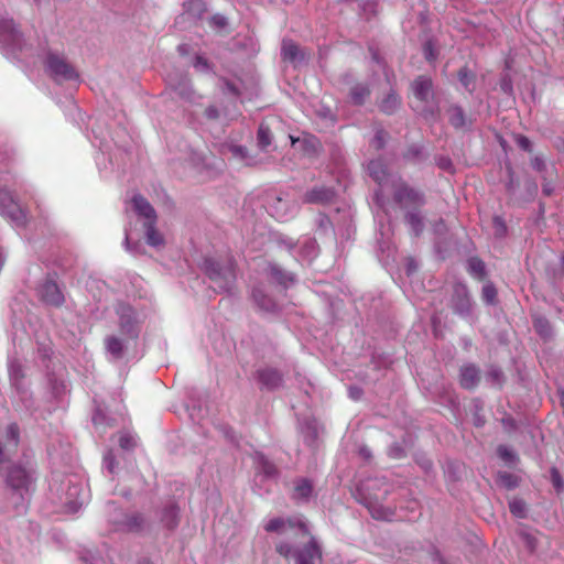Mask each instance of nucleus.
Segmentation results:
<instances>
[{"label":"nucleus","mask_w":564,"mask_h":564,"mask_svg":"<svg viewBox=\"0 0 564 564\" xmlns=\"http://www.w3.org/2000/svg\"><path fill=\"white\" fill-rule=\"evenodd\" d=\"M297 530L302 536L307 538V542L301 549L294 550L288 542H280L275 545V551L285 560L295 558V564H316L322 558V552L314 536H312L306 522L299 517L273 518L269 520L264 530L267 532L283 533L285 529Z\"/></svg>","instance_id":"1"},{"label":"nucleus","mask_w":564,"mask_h":564,"mask_svg":"<svg viewBox=\"0 0 564 564\" xmlns=\"http://www.w3.org/2000/svg\"><path fill=\"white\" fill-rule=\"evenodd\" d=\"M204 269L208 278L216 284L219 291H230L236 280V265L234 260L228 259L219 263L214 259H206Z\"/></svg>","instance_id":"2"},{"label":"nucleus","mask_w":564,"mask_h":564,"mask_svg":"<svg viewBox=\"0 0 564 564\" xmlns=\"http://www.w3.org/2000/svg\"><path fill=\"white\" fill-rule=\"evenodd\" d=\"M45 68L55 82H70L79 78L78 72L68 61L54 52H48L45 58Z\"/></svg>","instance_id":"3"},{"label":"nucleus","mask_w":564,"mask_h":564,"mask_svg":"<svg viewBox=\"0 0 564 564\" xmlns=\"http://www.w3.org/2000/svg\"><path fill=\"white\" fill-rule=\"evenodd\" d=\"M0 45L13 53L22 51L23 34L13 19H0Z\"/></svg>","instance_id":"4"},{"label":"nucleus","mask_w":564,"mask_h":564,"mask_svg":"<svg viewBox=\"0 0 564 564\" xmlns=\"http://www.w3.org/2000/svg\"><path fill=\"white\" fill-rule=\"evenodd\" d=\"M0 213L10 218L18 226L26 224V212L20 206L13 194L7 188H0Z\"/></svg>","instance_id":"5"},{"label":"nucleus","mask_w":564,"mask_h":564,"mask_svg":"<svg viewBox=\"0 0 564 564\" xmlns=\"http://www.w3.org/2000/svg\"><path fill=\"white\" fill-rule=\"evenodd\" d=\"M448 306L454 314L466 318L471 314L473 303L470 300L469 291L463 283H455L452 286Z\"/></svg>","instance_id":"6"},{"label":"nucleus","mask_w":564,"mask_h":564,"mask_svg":"<svg viewBox=\"0 0 564 564\" xmlns=\"http://www.w3.org/2000/svg\"><path fill=\"white\" fill-rule=\"evenodd\" d=\"M447 120L455 130L470 131L474 120L469 118L459 104H451L446 109Z\"/></svg>","instance_id":"7"},{"label":"nucleus","mask_w":564,"mask_h":564,"mask_svg":"<svg viewBox=\"0 0 564 564\" xmlns=\"http://www.w3.org/2000/svg\"><path fill=\"white\" fill-rule=\"evenodd\" d=\"M394 198L401 205V207L408 212L419 210L425 204V199L422 193L405 186L399 188L395 192Z\"/></svg>","instance_id":"8"},{"label":"nucleus","mask_w":564,"mask_h":564,"mask_svg":"<svg viewBox=\"0 0 564 564\" xmlns=\"http://www.w3.org/2000/svg\"><path fill=\"white\" fill-rule=\"evenodd\" d=\"M32 482L30 473L18 465L9 468L7 474V484L17 491H28Z\"/></svg>","instance_id":"9"},{"label":"nucleus","mask_w":564,"mask_h":564,"mask_svg":"<svg viewBox=\"0 0 564 564\" xmlns=\"http://www.w3.org/2000/svg\"><path fill=\"white\" fill-rule=\"evenodd\" d=\"M281 57L294 66L306 62L308 58L305 51L292 39H284L282 41Z\"/></svg>","instance_id":"10"},{"label":"nucleus","mask_w":564,"mask_h":564,"mask_svg":"<svg viewBox=\"0 0 564 564\" xmlns=\"http://www.w3.org/2000/svg\"><path fill=\"white\" fill-rule=\"evenodd\" d=\"M41 300L52 306L59 307L64 304L65 297L57 283L53 280H46L40 286Z\"/></svg>","instance_id":"11"},{"label":"nucleus","mask_w":564,"mask_h":564,"mask_svg":"<svg viewBox=\"0 0 564 564\" xmlns=\"http://www.w3.org/2000/svg\"><path fill=\"white\" fill-rule=\"evenodd\" d=\"M433 80L426 75H419L411 83V90L414 97L424 104H427L431 97H433Z\"/></svg>","instance_id":"12"},{"label":"nucleus","mask_w":564,"mask_h":564,"mask_svg":"<svg viewBox=\"0 0 564 564\" xmlns=\"http://www.w3.org/2000/svg\"><path fill=\"white\" fill-rule=\"evenodd\" d=\"M378 109L386 116H393L402 106V98L394 87L377 101Z\"/></svg>","instance_id":"13"},{"label":"nucleus","mask_w":564,"mask_h":564,"mask_svg":"<svg viewBox=\"0 0 564 564\" xmlns=\"http://www.w3.org/2000/svg\"><path fill=\"white\" fill-rule=\"evenodd\" d=\"M119 315L120 328L124 334H132L138 323L137 312L129 305H120L117 310Z\"/></svg>","instance_id":"14"},{"label":"nucleus","mask_w":564,"mask_h":564,"mask_svg":"<svg viewBox=\"0 0 564 564\" xmlns=\"http://www.w3.org/2000/svg\"><path fill=\"white\" fill-rule=\"evenodd\" d=\"M169 86L172 89V91H174L181 99L185 101H193L195 91L187 76L181 75L180 78L175 82L170 79Z\"/></svg>","instance_id":"15"},{"label":"nucleus","mask_w":564,"mask_h":564,"mask_svg":"<svg viewBox=\"0 0 564 564\" xmlns=\"http://www.w3.org/2000/svg\"><path fill=\"white\" fill-rule=\"evenodd\" d=\"M131 202L135 213L145 219L144 223L156 221L158 216L154 208L143 196L135 194Z\"/></svg>","instance_id":"16"},{"label":"nucleus","mask_w":564,"mask_h":564,"mask_svg":"<svg viewBox=\"0 0 564 564\" xmlns=\"http://www.w3.org/2000/svg\"><path fill=\"white\" fill-rule=\"evenodd\" d=\"M479 381L480 371L475 365H466L460 368L459 383L464 389H474Z\"/></svg>","instance_id":"17"},{"label":"nucleus","mask_w":564,"mask_h":564,"mask_svg":"<svg viewBox=\"0 0 564 564\" xmlns=\"http://www.w3.org/2000/svg\"><path fill=\"white\" fill-rule=\"evenodd\" d=\"M371 95L370 86L366 83H356L349 89V101L357 107H361L366 104L367 99Z\"/></svg>","instance_id":"18"},{"label":"nucleus","mask_w":564,"mask_h":564,"mask_svg":"<svg viewBox=\"0 0 564 564\" xmlns=\"http://www.w3.org/2000/svg\"><path fill=\"white\" fill-rule=\"evenodd\" d=\"M258 380L263 388L274 390L282 383L281 373L272 368H265L258 371Z\"/></svg>","instance_id":"19"},{"label":"nucleus","mask_w":564,"mask_h":564,"mask_svg":"<svg viewBox=\"0 0 564 564\" xmlns=\"http://www.w3.org/2000/svg\"><path fill=\"white\" fill-rule=\"evenodd\" d=\"M335 192L326 187H317L308 191L304 196V202L310 204H327L333 200Z\"/></svg>","instance_id":"20"},{"label":"nucleus","mask_w":564,"mask_h":564,"mask_svg":"<svg viewBox=\"0 0 564 564\" xmlns=\"http://www.w3.org/2000/svg\"><path fill=\"white\" fill-rule=\"evenodd\" d=\"M457 79L468 94H474L477 87V74L468 65L457 70Z\"/></svg>","instance_id":"21"},{"label":"nucleus","mask_w":564,"mask_h":564,"mask_svg":"<svg viewBox=\"0 0 564 564\" xmlns=\"http://www.w3.org/2000/svg\"><path fill=\"white\" fill-rule=\"evenodd\" d=\"M273 133L271 128L264 121L259 123L257 130V145L261 151L267 152L268 149L272 145Z\"/></svg>","instance_id":"22"},{"label":"nucleus","mask_w":564,"mask_h":564,"mask_svg":"<svg viewBox=\"0 0 564 564\" xmlns=\"http://www.w3.org/2000/svg\"><path fill=\"white\" fill-rule=\"evenodd\" d=\"M402 158L409 162L421 163L426 160L427 155L423 145L410 144L403 152Z\"/></svg>","instance_id":"23"},{"label":"nucleus","mask_w":564,"mask_h":564,"mask_svg":"<svg viewBox=\"0 0 564 564\" xmlns=\"http://www.w3.org/2000/svg\"><path fill=\"white\" fill-rule=\"evenodd\" d=\"M156 221L144 223L147 243L152 247H160L164 245L163 236L155 228Z\"/></svg>","instance_id":"24"},{"label":"nucleus","mask_w":564,"mask_h":564,"mask_svg":"<svg viewBox=\"0 0 564 564\" xmlns=\"http://www.w3.org/2000/svg\"><path fill=\"white\" fill-rule=\"evenodd\" d=\"M422 52L425 61L430 64H434L440 56L437 40L433 36L429 37L422 45Z\"/></svg>","instance_id":"25"},{"label":"nucleus","mask_w":564,"mask_h":564,"mask_svg":"<svg viewBox=\"0 0 564 564\" xmlns=\"http://www.w3.org/2000/svg\"><path fill=\"white\" fill-rule=\"evenodd\" d=\"M252 297H253L256 304L258 305V307L263 311L271 312L276 306L275 302L270 296L264 294V292L260 288L253 289Z\"/></svg>","instance_id":"26"},{"label":"nucleus","mask_w":564,"mask_h":564,"mask_svg":"<svg viewBox=\"0 0 564 564\" xmlns=\"http://www.w3.org/2000/svg\"><path fill=\"white\" fill-rule=\"evenodd\" d=\"M6 448L9 452H15L20 442V430L18 424L11 423L6 429Z\"/></svg>","instance_id":"27"},{"label":"nucleus","mask_w":564,"mask_h":564,"mask_svg":"<svg viewBox=\"0 0 564 564\" xmlns=\"http://www.w3.org/2000/svg\"><path fill=\"white\" fill-rule=\"evenodd\" d=\"M405 221L410 226L414 236H420L424 229L423 217L419 210H409L405 215Z\"/></svg>","instance_id":"28"},{"label":"nucleus","mask_w":564,"mask_h":564,"mask_svg":"<svg viewBox=\"0 0 564 564\" xmlns=\"http://www.w3.org/2000/svg\"><path fill=\"white\" fill-rule=\"evenodd\" d=\"M313 491V485L307 479H300L295 487L292 495V499L299 501V500H306L310 498Z\"/></svg>","instance_id":"29"},{"label":"nucleus","mask_w":564,"mask_h":564,"mask_svg":"<svg viewBox=\"0 0 564 564\" xmlns=\"http://www.w3.org/2000/svg\"><path fill=\"white\" fill-rule=\"evenodd\" d=\"M291 140L293 144L295 142H301L302 150L308 154L315 153L319 143L318 139L312 134H307L303 139L291 137Z\"/></svg>","instance_id":"30"},{"label":"nucleus","mask_w":564,"mask_h":564,"mask_svg":"<svg viewBox=\"0 0 564 564\" xmlns=\"http://www.w3.org/2000/svg\"><path fill=\"white\" fill-rule=\"evenodd\" d=\"M219 83H220V88L224 94H230L231 96H234L236 98L241 96V89L232 80H230L226 77H220Z\"/></svg>","instance_id":"31"},{"label":"nucleus","mask_w":564,"mask_h":564,"mask_svg":"<svg viewBox=\"0 0 564 564\" xmlns=\"http://www.w3.org/2000/svg\"><path fill=\"white\" fill-rule=\"evenodd\" d=\"M510 512L517 518H524L527 514V505L520 498H512L509 501Z\"/></svg>","instance_id":"32"},{"label":"nucleus","mask_w":564,"mask_h":564,"mask_svg":"<svg viewBox=\"0 0 564 564\" xmlns=\"http://www.w3.org/2000/svg\"><path fill=\"white\" fill-rule=\"evenodd\" d=\"M369 176H388L386 166L381 159L371 160L368 163Z\"/></svg>","instance_id":"33"},{"label":"nucleus","mask_w":564,"mask_h":564,"mask_svg":"<svg viewBox=\"0 0 564 564\" xmlns=\"http://www.w3.org/2000/svg\"><path fill=\"white\" fill-rule=\"evenodd\" d=\"M107 350L115 357H120L123 350L122 341L115 337L110 336L106 339Z\"/></svg>","instance_id":"34"},{"label":"nucleus","mask_w":564,"mask_h":564,"mask_svg":"<svg viewBox=\"0 0 564 564\" xmlns=\"http://www.w3.org/2000/svg\"><path fill=\"white\" fill-rule=\"evenodd\" d=\"M388 137L389 133L383 128L377 129L371 140V145L377 150L384 149Z\"/></svg>","instance_id":"35"},{"label":"nucleus","mask_w":564,"mask_h":564,"mask_svg":"<svg viewBox=\"0 0 564 564\" xmlns=\"http://www.w3.org/2000/svg\"><path fill=\"white\" fill-rule=\"evenodd\" d=\"M436 165L448 174H455L456 170L449 156L440 155L435 158Z\"/></svg>","instance_id":"36"},{"label":"nucleus","mask_w":564,"mask_h":564,"mask_svg":"<svg viewBox=\"0 0 564 564\" xmlns=\"http://www.w3.org/2000/svg\"><path fill=\"white\" fill-rule=\"evenodd\" d=\"M513 140H514L517 147L519 149H521L522 151L528 152V153L533 152V143L527 135L516 133V134H513Z\"/></svg>","instance_id":"37"},{"label":"nucleus","mask_w":564,"mask_h":564,"mask_svg":"<svg viewBox=\"0 0 564 564\" xmlns=\"http://www.w3.org/2000/svg\"><path fill=\"white\" fill-rule=\"evenodd\" d=\"M469 271L477 278L485 275V263L479 258H470L468 261Z\"/></svg>","instance_id":"38"},{"label":"nucleus","mask_w":564,"mask_h":564,"mask_svg":"<svg viewBox=\"0 0 564 564\" xmlns=\"http://www.w3.org/2000/svg\"><path fill=\"white\" fill-rule=\"evenodd\" d=\"M164 519L166 520V525L170 529H174L178 523V509L175 506H171L164 512Z\"/></svg>","instance_id":"39"},{"label":"nucleus","mask_w":564,"mask_h":564,"mask_svg":"<svg viewBox=\"0 0 564 564\" xmlns=\"http://www.w3.org/2000/svg\"><path fill=\"white\" fill-rule=\"evenodd\" d=\"M499 481L502 486H505L508 489L516 488L519 485V478L510 473H500Z\"/></svg>","instance_id":"40"},{"label":"nucleus","mask_w":564,"mask_h":564,"mask_svg":"<svg viewBox=\"0 0 564 564\" xmlns=\"http://www.w3.org/2000/svg\"><path fill=\"white\" fill-rule=\"evenodd\" d=\"M499 87L508 96L513 95V83L509 74H502L499 80Z\"/></svg>","instance_id":"41"},{"label":"nucleus","mask_w":564,"mask_h":564,"mask_svg":"<svg viewBox=\"0 0 564 564\" xmlns=\"http://www.w3.org/2000/svg\"><path fill=\"white\" fill-rule=\"evenodd\" d=\"M497 297V290L492 284H486L482 288V300L488 304H494Z\"/></svg>","instance_id":"42"},{"label":"nucleus","mask_w":564,"mask_h":564,"mask_svg":"<svg viewBox=\"0 0 564 564\" xmlns=\"http://www.w3.org/2000/svg\"><path fill=\"white\" fill-rule=\"evenodd\" d=\"M118 442L119 446L127 451L133 449L137 445L134 437L128 433L121 434Z\"/></svg>","instance_id":"43"},{"label":"nucleus","mask_w":564,"mask_h":564,"mask_svg":"<svg viewBox=\"0 0 564 564\" xmlns=\"http://www.w3.org/2000/svg\"><path fill=\"white\" fill-rule=\"evenodd\" d=\"M370 513H371L372 518H375L377 520H386V521L391 520V518L393 516V512L391 510H382V509H378V508H371Z\"/></svg>","instance_id":"44"},{"label":"nucleus","mask_w":564,"mask_h":564,"mask_svg":"<svg viewBox=\"0 0 564 564\" xmlns=\"http://www.w3.org/2000/svg\"><path fill=\"white\" fill-rule=\"evenodd\" d=\"M194 67L195 68H199L204 72H209L212 70L213 66L212 64L209 63V61L202 56V55H196L195 58H194Z\"/></svg>","instance_id":"45"},{"label":"nucleus","mask_w":564,"mask_h":564,"mask_svg":"<svg viewBox=\"0 0 564 564\" xmlns=\"http://www.w3.org/2000/svg\"><path fill=\"white\" fill-rule=\"evenodd\" d=\"M210 25L215 29L221 30L228 25V20L223 14L217 13L210 18Z\"/></svg>","instance_id":"46"},{"label":"nucleus","mask_w":564,"mask_h":564,"mask_svg":"<svg viewBox=\"0 0 564 564\" xmlns=\"http://www.w3.org/2000/svg\"><path fill=\"white\" fill-rule=\"evenodd\" d=\"M497 453L499 457L505 462H513L516 459V455L506 445H499Z\"/></svg>","instance_id":"47"},{"label":"nucleus","mask_w":564,"mask_h":564,"mask_svg":"<svg viewBox=\"0 0 564 564\" xmlns=\"http://www.w3.org/2000/svg\"><path fill=\"white\" fill-rule=\"evenodd\" d=\"M551 481L554 486V488L557 490V491H562L563 488H564V481L561 477V474L558 473V470L553 467L551 469Z\"/></svg>","instance_id":"48"},{"label":"nucleus","mask_w":564,"mask_h":564,"mask_svg":"<svg viewBox=\"0 0 564 564\" xmlns=\"http://www.w3.org/2000/svg\"><path fill=\"white\" fill-rule=\"evenodd\" d=\"M531 166L532 169L538 172V173H542L545 171V161L543 160V158L536 155L534 156L532 160H531Z\"/></svg>","instance_id":"49"},{"label":"nucleus","mask_w":564,"mask_h":564,"mask_svg":"<svg viewBox=\"0 0 564 564\" xmlns=\"http://www.w3.org/2000/svg\"><path fill=\"white\" fill-rule=\"evenodd\" d=\"M205 117L209 120H217L220 117L219 110L216 106L209 105L205 109Z\"/></svg>","instance_id":"50"},{"label":"nucleus","mask_w":564,"mask_h":564,"mask_svg":"<svg viewBox=\"0 0 564 564\" xmlns=\"http://www.w3.org/2000/svg\"><path fill=\"white\" fill-rule=\"evenodd\" d=\"M234 155L245 159L247 156V149L242 145H232L230 148Z\"/></svg>","instance_id":"51"},{"label":"nucleus","mask_w":564,"mask_h":564,"mask_svg":"<svg viewBox=\"0 0 564 564\" xmlns=\"http://www.w3.org/2000/svg\"><path fill=\"white\" fill-rule=\"evenodd\" d=\"M362 390L358 387H350L349 388V395L354 400H359L362 395Z\"/></svg>","instance_id":"52"},{"label":"nucleus","mask_w":564,"mask_h":564,"mask_svg":"<svg viewBox=\"0 0 564 564\" xmlns=\"http://www.w3.org/2000/svg\"><path fill=\"white\" fill-rule=\"evenodd\" d=\"M496 139H497L499 145L501 147V149L503 150V152L507 153L508 150L510 149L508 141L501 134H497Z\"/></svg>","instance_id":"53"},{"label":"nucleus","mask_w":564,"mask_h":564,"mask_svg":"<svg viewBox=\"0 0 564 564\" xmlns=\"http://www.w3.org/2000/svg\"><path fill=\"white\" fill-rule=\"evenodd\" d=\"M177 52L185 56V55H188L189 52H191V45L189 44H186V43H182L177 46Z\"/></svg>","instance_id":"54"},{"label":"nucleus","mask_w":564,"mask_h":564,"mask_svg":"<svg viewBox=\"0 0 564 564\" xmlns=\"http://www.w3.org/2000/svg\"><path fill=\"white\" fill-rule=\"evenodd\" d=\"M494 224L497 227V230H499L501 232L506 231V226H505V224H503V221H502V219L500 217H495L494 218Z\"/></svg>","instance_id":"55"},{"label":"nucleus","mask_w":564,"mask_h":564,"mask_svg":"<svg viewBox=\"0 0 564 564\" xmlns=\"http://www.w3.org/2000/svg\"><path fill=\"white\" fill-rule=\"evenodd\" d=\"M534 326H535L536 330L540 334H543L544 333V328H546V326H547V323L546 322H542V321H538V323H535Z\"/></svg>","instance_id":"56"},{"label":"nucleus","mask_w":564,"mask_h":564,"mask_svg":"<svg viewBox=\"0 0 564 564\" xmlns=\"http://www.w3.org/2000/svg\"><path fill=\"white\" fill-rule=\"evenodd\" d=\"M543 192L545 195H551L552 192H553V187L551 186V183L550 182H546L544 185H543Z\"/></svg>","instance_id":"57"},{"label":"nucleus","mask_w":564,"mask_h":564,"mask_svg":"<svg viewBox=\"0 0 564 564\" xmlns=\"http://www.w3.org/2000/svg\"><path fill=\"white\" fill-rule=\"evenodd\" d=\"M371 52H372V59H373L376 63L380 64V63H381V61H382V58L380 57L379 53H378L377 51H371Z\"/></svg>","instance_id":"58"},{"label":"nucleus","mask_w":564,"mask_h":564,"mask_svg":"<svg viewBox=\"0 0 564 564\" xmlns=\"http://www.w3.org/2000/svg\"><path fill=\"white\" fill-rule=\"evenodd\" d=\"M525 539H527V543H528L529 547H530L531 550H534V547H535L534 539H533V538H531V536H529V535H527V536H525Z\"/></svg>","instance_id":"59"},{"label":"nucleus","mask_w":564,"mask_h":564,"mask_svg":"<svg viewBox=\"0 0 564 564\" xmlns=\"http://www.w3.org/2000/svg\"><path fill=\"white\" fill-rule=\"evenodd\" d=\"M561 405H562L563 412H564V392L561 393Z\"/></svg>","instance_id":"60"},{"label":"nucleus","mask_w":564,"mask_h":564,"mask_svg":"<svg viewBox=\"0 0 564 564\" xmlns=\"http://www.w3.org/2000/svg\"><path fill=\"white\" fill-rule=\"evenodd\" d=\"M477 426H481L484 424V421L480 420V419H477L476 420V423H475Z\"/></svg>","instance_id":"61"},{"label":"nucleus","mask_w":564,"mask_h":564,"mask_svg":"<svg viewBox=\"0 0 564 564\" xmlns=\"http://www.w3.org/2000/svg\"><path fill=\"white\" fill-rule=\"evenodd\" d=\"M425 112H429V113H431V115H434V113H435V111H434V110H432V109H425Z\"/></svg>","instance_id":"62"},{"label":"nucleus","mask_w":564,"mask_h":564,"mask_svg":"<svg viewBox=\"0 0 564 564\" xmlns=\"http://www.w3.org/2000/svg\"><path fill=\"white\" fill-rule=\"evenodd\" d=\"M192 3L200 4V1L199 0H193Z\"/></svg>","instance_id":"63"},{"label":"nucleus","mask_w":564,"mask_h":564,"mask_svg":"<svg viewBox=\"0 0 564 564\" xmlns=\"http://www.w3.org/2000/svg\"><path fill=\"white\" fill-rule=\"evenodd\" d=\"M562 261H563V264H564V256L562 257Z\"/></svg>","instance_id":"64"}]
</instances>
